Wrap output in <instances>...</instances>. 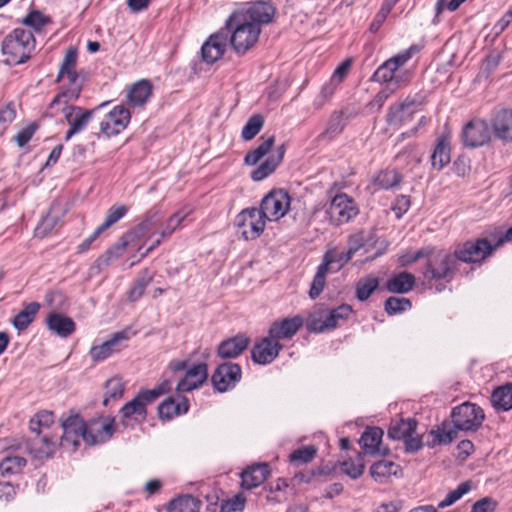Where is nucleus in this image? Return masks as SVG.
Segmentation results:
<instances>
[{"mask_svg":"<svg viewBox=\"0 0 512 512\" xmlns=\"http://www.w3.org/2000/svg\"><path fill=\"white\" fill-rule=\"evenodd\" d=\"M317 449L313 445L304 446L299 449L294 450L290 456L289 460L293 465L299 466L302 464H306L311 462L316 456Z\"/></svg>","mask_w":512,"mask_h":512,"instance_id":"obj_53","label":"nucleus"},{"mask_svg":"<svg viewBox=\"0 0 512 512\" xmlns=\"http://www.w3.org/2000/svg\"><path fill=\"white\" fill-rule=\"evenodd\" d=\"M2 52L6 56V62L10 65H18L26 62L29 58L27 48L20 45L16 40L7 36L2 43Z\"/></svg>","mask_w":512,"mask_h":512,"instance_id":"obj_30","label":"nucleus"},{"mask_svg":"<svg viewBox=\"0 0 512 512\" xmlns=\"http://www.w3.org/2000/svg\"><path fill=\"white\" fill-rule=\"evenodd\" d=\"M379 280L377 277L368 276L358 281L356 286V296L360 301L367 300L377 289Z\"/></svg>","mask_w":512,"mask_h":512,"instance_id":"obj_52","label":"nucleus"},{"mask_svg":"<svg viewBox=\"0 0 512 512\" xmlns=\"http://www.w3.org/2000/svg\"><path fill=\"white\" fill-rule=\"evenodd\" d=\"M303 325V319L300 316L285 318L281 321L272 323L269 334L277 342L281 339H290Z\"/></svg>","mask_w":512,"mask_h":512,"instance_id":"obj_24","label":"nucleus"},{"mask_svg":"<svg viewBox=\"0 0 512 512\" xmlns=\"http://www.w3.org/2000/svg\"><path fill=\"white\" fill-rule=\"evenodd\" d=\"M152 86L148 80L136 82L128 92V100L133 106L143 105L151 96Z\"/></svg>","mask_w":512,"mask_h":512,"instance_id":"obj_38","label":"nucleus"},{"mask_svg":"<svg viewBox=\"0 0 512 512\" xmlns=\"http://www.w3.org/2000/svg\"><path fill=\"white\" fill-rule=\"evenodd\" d=\"M128 209L125 205H113L106 213L105 221L100 225V230H106L127 213Z\"/></svg>","mask_w":512,"mask_h":512,"instance_id":"obj_59","label":"nucleus"},{"mask_svg":"<svg viewBox=\"0 0 512 512\" xmlns=\"http://www.w3.org/2000/svg\"><path fill=\"white\" fill-rule=\"evenodd\" d=\"M151 281L152 276L148 274L139 278L128 292L129 300L132 302L137 301L144 294L145 289Z\"/></svg>","mask_w":512,"mask_h":512,"instance_id":"obj_64","label":"nucleus"},{"mask_svg":"<svg viewBox=\"0 0 512 512\" xmlns=\"http://www.w3.org/2000/svg\"><path fill=\"white\" fill-rule=\"evenodd\" d=\"M208 377V369L205 363H200L187 370L184 378L177 384L178 392H188L197 389Z\"/></svg>","mask_w":512,"mask_h":512,"instance_id":"obj_27","label":"nucleus"},{"mask_svg":"<svg viewBox=\"0 0 512 512\" xmlns=\"http://www.w3.org/2000/svg\"><path fill=\"white\" fill-rule=\"evenodd\" d=\"M241 379V368L236 363L226 362L218 366L212 375V382L219 392L233 388Z\"/></svg>","mask_w":512,"mask_h":512,"instance_id":"obj_16","label":"nucleus"},{"mask_svg":"<svg viewBox=\"0 0 512 512\" xmlns=\"http://www.w3.org/2000/svg\"><path fill=\"white\" fill-rule=\"evenodd\" d=\"M418 52L419 48L416 45H412L408 49L399 52L380 65L373 77L377 81L388 84L398 73L401 67H403L412 58V56Z\"/></svg>","mask_w":512,"mask_h":512,"instance_id":"obj_11","label":"nucleus"},{"mask_svg":"<svg viewBox=\"0 0 512 512\" xmlns=\"http://www.w3.org/2000/svg\"><path fill=\"white\" fill-rule=\"evenodd\" d=\"M40 305L37 302H30L13 319V326L18 331L25 330L34 320L39 311Z\"/></svg>","mask_w":512,"mask_h":512,"instance_id":"obj_43","label":"nucleus"},{"mask_svg":"<svg viewBox=\"0 0 512 512\" xmlns=\"http://www.w3.org/2000/svg\"><path fill=\"white\" fill-rule=\"evenodd\" d=\"M169 390L168 382H163L159 387L154 388L152 390L141 391L137 394V397L141 402H143V406L146 408L147 404L155 401L160 395L164 394Z\"/></svg>","mask_w":512,"mask_h":512,"instance_id":"obj_62","label":"nucleus"},{"mask_svg":"<svg viewBox=\"0 0 512 512\" xmlns=\"http://www.w3.org/2000/svg\"><path fill=\"white\" fill-rule=\"evenodd\" d=\"M264 117L261 114L251 116L242 129V138L245 141L252 140L263 128Z\"/></svg>","mask_w":512,"mask_h":512,"instance_id":"obj_54","label":"nucleus"},{"mask_svg":"<svg viewBox=\"0 0 512 512\" xmlns=\"http://www.w3.org/2000/svg\"><path fill=\"white\" fill-rule=\"evenodd\" d=\"M160 216L157 212L147 213L144 218L121 236V241L127 247L140 244V251L145 243L157 232Z\"/></svg>","mask_w":512,"mask_h":512,"instance_id":"obj_3","label":"nucleus"},{"mask_svg":"<svg viewBox=\"0 0 512 512\" xmlns=\"http://www.w3.org/2000/svg\"><path fill=\"white\" fill-rule=\"evenodd\" d=\"M290 208V196L284 189H275L267 194L260 207V213L266 220L276 221L284 217Z\"/></svg>","mask_w":512,"mask_h":512,"instance_id":"obj_9","label":"nucleus"},{"mask_svg":"<svg viewBox=\"0 0 512 512\" xmlns=\"http://www.w3.org/2000/svg\"><path fill=\"white\" fill-rule=\"evenodd\" d=\"M61 112L64 114V118L69 124L70 128L65 134V140L68 141L72 136L82 132L92 119V117L99 111V109L106 105L103 103L98 107L87 110L79 106H73L63 104Z\"/></svg>","mask_w":512,"mask_h":512,"instance_id":"obj_7","label":"nucleus"},{"mask_svg":"<svg viewBox=\"0 0 512 512\" xmlns=\"http://www.w3.org/2000/svg\"><path fill=\"white\" fill-rule=\"evenodd\" d=\"M491 402L494 408L502 411H509L512 409V384L495 389L491 396Z\"/></svg>","mask_w":512,"mask_h":512,"instance_id":"obj_41","label":"nucleus"},{"mask_svg":"<svg viewBox=\"0 0 512 512\" xmlns=\"http://www.w3.org/2000/svg\"><path fill=\"white\" fill-rule=\"evenodd\" d=\"M327 307L323 304L316 305L306 320V327L309 331L322 333L333 329L329 325Z\"/></svg>","mask_w":512,"mask_h":512,"instance_id":"obj_34","label":"nucleus"},{"mask_svg":"<svg viewBox=\"0 0 512 512\" xmlns=\"http://www.w3.org/2000/svg\"><path fill=\"white\" fill-rule=\"evenodd\" d=\"M192 213L191 207H183L182 209L175 212L171 215L167 221L165 226L159 231V238H157L151 246H149L145 252L141 253L140 259L146 257L150 252H152L156 247H158L164 238H167L172 235V233L177 229V227Z\"/></svg>","mask_w":512,"mask_h":512,"instance_id":"obj_21","label":"nucleus"},{"mask_svg":"<svg viewBox=\"0 0 512 512\" xmlns=\"http://www.w3.org/2000/svg\"><path fill=\"white\" fill-rule=\"evenodd\" d=\"M457 262L456 255L445 251H438L429 255L424 277L427 280H449L455 270Z\"/></svg>","mask_w":512,"mask_h":512,"instance_id":"obj_4","label":"nucleus"},{"mask_svg":"<svg viewBox=\"0 0 512 512\" xmlns=\"http://www.w3.org/2000/svg\"><path fill=\"white\" fill-rule=\"evenodd\" d=\"M415 277L408 272H401L386 282V289L391 293L404 294L412 290Z\"/></svg>","mask_w":512,"mask_h":512,"instance_id":"obj_36","label":"nucleus"},{"mask_svg":"<svg viewBox=\"0 0 512 512\" xmlns=\"http://www.w3.org/2000/svg\"><path fill=\"white\" fill-rule=\"evenodd\" d=\"M492 132L489 124L485 120H471L463 128V143L465 146L471 148L483 146L490 141Z\"/></svg>","mask_w":512,"mask_h":512,"instance_id":"obj_15","label":"nucleus"},{"mask_svg":"<svg viewBox=\"0 0 512 512\" xmlns=\"http://www.w3.org/2000/svg\"><path fill=\"white\" fill-rule=\"evenodd\" d=\"M55 441L49 434H35L26 445L29 453L36 459H44L50 457L55 451Z\"/></svg>","mask_w":512,"mask_h":512,"instance_id":"obj_28","label":"nucleus"},{"mask_svg":"<svg viewBox=\"0 0 512 512\" xmlns=\"http://www.w3.org/2000/svg\"><path fill=\"white\" fill-rule=\"evenodd\" d=\"M130 112L124 106H117L100 122V132L107 137L117 135L124 130L130 121Z\"/></svg>","mask_w":512,"mask_h":512,"instance_id":"obj_18","label":"nucleus"},{"mask_svg":"<svg viewBox=\"0 0 512 512\" xmlns=\"http://www.w3.org/2000/svg\"><path fill=\"white\" fill-rule=\"evenodd\" d=\"M402 181V175L395 169H386L375 177L374 183L383 189L398 186Z\"/></svg>","mask_w":512,"mask_h":512,"instance_id":"obj_47","label":"nucleus"},{"mask_svg":"<svg viewBox=\"0 0 512 512\" xmlns=\"http://www.w3.org/2000/svg\"><path fill=\"white\" fill-rule=\"evenodd\" d=\"M285 153V146L278 147L276 154H271L267 159L257 167L251 174L254 181H261L272 174L278 165L282 162Z\"/></svg>","mask_w":512,"mask_h":512,"instance_id":"obj_33","label":"nucleus"},{"mask_svg":"<svg viewBox=\"0 0 512 512\" xmlns=\"http://www.w3.org/2000/svg\"><path fill=\"white\" fill-rule=\"evenodd\" d=\"M400 471L399 465L389 460H380L370 468V474L377 482L383 483L391 476H396Z\"/></svg>","mask_w":512,"mask_h":512,"instance_id":"obj_37","label":"nucleus"},{"mask_svg":"<svg viewBox=\"0 0 512 512\" xmlns=\"http://www.w3.org/2000/svg\"><path fill=\"white\" fill-rule=\"evenodd\" d=\"M269 475L267 464H255L241 473L242 487L248 490L256 488L265 482Z\"/></svg>","mask_w":512,"mask_h":512,"instance_id":"obj_29","label":"nucleus"},{"mask_svg":"<svg viewBox=\"0 0 512 512\" xmlns=\"http://www.w3.org/2000/svg\"><path fill=\"white\" fill-rule=\"evenodd\" d=\"M26 465V459L20 456H7L0 462V473L10 476L21 472Z\"/></svg>","mask_w":512,"mask_h":512,"instance_id":"obj_48","label":"nucleus"},{"mask_svg":"<svg viewBox=\"0 0 512 512\" xmlns=\"http://www.w3.org/2000/svg\"><path fill=\"white\" fill-rule=\"evenodd\" d=\"M384 308L387 314L395 315L410 309L411 302L408 298L389 297Z\"/></svg>","mask_w":512,"mask_h":512,"instance_id":"obj_58","label":"nucleus"},{"mask_svg":"<svg viewBox=\"0 0 512 512\" xmlns=\"http://www.w3.org/2000/svg\"><path fill=\"white\" fill-rule=\"evenodd\" d=\"M282 348V344L269 335L253 347L252 359L258 364H269L278 356Z\"/></svg>","mask_w":512,"mask_h":512,"instance_id":"obj_22","label":"nucleus"},{"mask_svg":"<svg viewBox=\"0 0 512 512\" xmlns=\"http://www.w3.org/2000/svg\"><path fill=\"white\" fill-rule=\"evenodd\" d=\"M383 437V430L379 427L368 428L361 436L359 444L363 449V452L367 455L386 456L389 454L387 447H381V441Z\"/></svg>","mask_w":512,"mask_h":512,"instance_id":"obj_23","label":"nucleus"},{"mask_svg":"<svg viewBox=\"0 0 512 512\" xmlns=\"http://www.w3.org/2000/svg\"><path fill=\"white\" fill-rule=\"evenodd\" d=\"M63 435L61 437V446L69 451H75L80 444V439L84 441L85 422L78 415H70L61 421Z\"/></svg>","mask_w":512,"mask_h":512,"instance_id":"obj_13","label":"nucleus"},{"mask_svg":"<svg viewBox=\"0 0 512 512\" xmlns=\"http://www.w3.org/2000/svg\"><path fill=\"white\" fill-rule=\"evenodd\" d=\"M328 263L329 261H327V263H321V265L317 269V272L314 276L313 282L309 290V296L312 299L317 298L325 287L326 276L328 272H330L328 270Z\"/></svg>","mask_w":512,"mask_h":512,"instance_id":"obj_51","label":"nucleus"},{"mask_svg":"<svg viewBox=\"0 0 512 512\" xmlns=\"http://www.w3.org/2000/svg\"><path fill=\"white\" fill-rule=\"evenodd\" d=\"M16 117L15 106L12 102L0 108V136H2Z\"/></svg>","mask_w":512,"mask_h":512,"instance_id":"obj_61","label":"nucleus"},{"mask_svg":"<svg viewBox=\"0 0 512 512\" xmlns=\"http://www.w3.org/2000/svg\"><path fill=\"white\" fill-rule=\"evenodd\" d=\"M46 322L49 330L63 338L70 336L75 331L74 321L70 317L57 312L50 313Z\"/></svg>","mask_w":512,"mask_h":512,"instance_id":"obj_32","label":"nucleus"},{"mask_svg":"<svg viewBox=\"0 0 512 512\" xmlns=\"http://www.w3.org/2000/svg\"><path fill=\"white\" fill-rule=\"evenodd\" d=\"M494 135L505 142H512V108L498 111L491 120Z\"/></svg>","mask_w":512,"mask_h":512,"instance_id":"obj_26","label":"nucleus"},{"mask_svg":"<svg viewBox=\"0 0 512 512\" xmlns=\"http://www.w3.org/2000/svg\"><path fill=\"white\" fill-rule=\"evenodd\" d=\"M422 103L423 99L416 95L414 97L408 96L402 103L391 106L387 114L388 124L393 126L402 124L413 113L410 108Z\"/></svg>","mask_w":512,"mask_h":512,"instance_id":"obj_25","label":"nucleus"},{"mask_svg":"<svg viewBox=\"0 0 512 512\" xmlns=\"http://www.w3.org/2000/svg\"><path fill=\"white\" fill-rule=\"evenodd\" d=\"M225 28L232 48L239 55L245 54L254 47L261 33L257 24L247 22L245 18L234 13L227 19Z\"/></svg>","mask_w":512,"mask_h":512,"instance_id":"obj_2","label":"nucleus"},{"mask_svg":"<svg viewBox=\"0 0 512 512\" xmlns=\"http://www.w3.org/2000/svg\"><path fill=\"white\" fill-rule=\"evenodd\" d=\"M50 22V19L44 16L40 11L33 10L27 14L23 19L22 23L26 26L32 27L36 31H39L44 25Z\"/></svg>","mask_w":512,"mask_h":512,"instance_id":"obj_63","label":"nucleus"},{"mask_svg":"<svg viewBox=\"0 0 512 512\" xmlns=\"http://www.w3.org/2000/svg\"><path fill=\"white\" fill-rule=\"evenodd\" d=\"M115 432L114 419L98 417L85 423L84 442L88 445H97L108 441Z\"/></svg>","mask_w":512,"mask_h":512,"instance_id":"obj_12","label":"nucleus"},{"mask_svg":"<svg viewBox=\"0 0 512 512\" xmlns=\"http://www.w3.org/2000/svg\"><path fill=\"white\" fill-rule=\"evenodd\" d=\"M450 162V147L448 137H441L435 150L431 156V163L433 168L440 171L445 165Z\"/></svg>","mask_w":512,"mask_h":512,"instance_id":"obj_39","label":"nucleus"},{"mask_svg":"<svg viewBox=\"0 0 512 512\" xmlns=\"http://www.w3.org/2000/svg\"><path fill=\"white\" fill-rule=\"evenodd\" d=\"M417 421L414 419H401L392 423L388 429V436L393 440H403L405 449L409 453L418 451L422 445V439L416 432Z\"/></svg>","mask_w":512,"mask_h":512,"instance_id":"obj_6","label":"nucleus"},{"mask_svg":"<svg viewBox=\"0 0 512 512\" xmlns=\"http://www.w3.org/2000/svg\"><path fill=\"white\" fill-rule=\"evenodd\" d=\"M126 249V246L124 243L119 239V242L113 245L111 248H109L104 254H102L97 260H96V266L99 269H103L105 267H108L113 261L121 257V255L124 253Z\"/></svg>","mask_w":512,"mask_h":512,"instance_id":"obj_50","label":"nucleus"},{"mask_svg":"<svg viewBox=\"0 0 512 512\" xmlns=\"http://www.w3.org/2000/svg\"><path fill=\"white\" fill-rule=\"evenodd\" d=\"M456 431L455 428L451 429L449 431L444 430H431L430 436L432 437L431 441L427 442V445L429 447H434L437 444H449L451 443L455 437H456Z\"/></svg>","mask_w":512,"mask_h":512,"instance_id":"obj_60","label":"nucleus"},{"mask_svg":"<svg viewBox=\"0 0 512 512\" xmlns=\"http://www.w3.org/2000/svg\"><path fill=\"white\" fill-rule=\"evenodd\" d=\"M327 313L329 315V325L333 329L340 323V321L346 320L352 313V307L348 304H342L334 309L327 307Z\"/></svg>","mask_w":512,"mask_h":512,"instance_id":"obj_57","label":"nucleus"},{"mask_svg":"<svg viewBox=\"0 0 512 512\" xmlns=\"http://www.w3.org/2000/svg\"><path fill=\"white\" fill-rule=\"evenodd\" d=\"M471 490V484L469 481L462 482L458 487L450 491L446 497L438 503L439 509H444L456 503L460 500L465 494H467Z\"/></svg>","mask_w":512,"mask_h":512,"instance_id":"obj_55","label":"nucleus"},{"mask_svg":"<svg viewBox=\"0 0 512 512\" xmlns=\"http://www.w3.org/2000/svg\"><path fill=\"white\" fill-rule=\"evenodd\" d=\"M497 246L494 240L487 238L477 239L476 241H468L461 248L456 250L457 260L463 262H479L490 255Z\"/></svg>","mask_w":512,"mask_h":512,"instance_id":"obj_14","label":"nucleus"},{"mask_svg":"<svg viewBox=\"0 0 512 512\" xmlns=\"http://www.w3.org/2000/svg\"><path fill=\"white\" fill-rule=\"evenodd\" d=\"M189 404L186 398L175 402L172 398H167L158 407V413L162 419H172L175 416L184 414L188 411Z\"/></svg>","mask_w":512,"mask_h":512,"instance_id":"obj_35","label":"nucleus"},{"mask_svg":"<svg viewBox=\"0 0 512 512\" xmlns=\"http://www.w3.org/2000/svg\"><path fill=\"white\" fill-rule=\"evenodd\" d=\"M54 423V415L50 411H41L30 419L29 429L32 433L43 435Z\"/></svg>","mask_w":512,"mask_h":512,"instance_id":"obj_44","label":"nucleus"},{"mask_svg":"<svg viewBox=\"0 0 512 512\" xmlns=\"http://www.w3.org/2000/svg\"><path fill=\"white\" fill-rule=\"evenodd\" d=\"M266 219L259 209L247 208L235 218V225L245 240L258 238L264 231Z\"/></svg>","mask_w":512,"mask_h":512,"instance_id":"obj_8","label":"nucleus"},{"mask_svg":"<svg viewBox=\"0 0 512 512\" xmlns=\"http://www.w3.org/2000/svg\"><path fill=\"white\" fill-rule=\"evenodd\" d=\"M455 430L476 431L484 421V412L476 404L465 402L453 408L451 412Z\"/></svg>","mask_w":512,"mask_h":512,"instance_id":"obj_5","label":"nucleus"},{"mask_svg":"<svg viewBox=\"0 0 512 512\" xmlns=\"http://www.w3.org/2000/svg\"><path fill=\"white\" fill-rule=\"evenodd\" d=\"M249 345V339L244 335L229 338L218 347V356L223 359L238 357Z\"/></svg>","mask_w":512,"mask_h":512,"instance_id":"obj_31","label":"nucleus"},{"mask_svg":"<svg viewBox=\"0 0 512 512\" xmlns=\"http://www.w3.org/2000/svg\"><path fill=\"white\" fill-rule=\"evenodd\" d=\"M201 502L191 496L183 495L171 500L167 506V512H199Z\"/></svg>","mask_w":512,"mask_h":512,"instance_id":"obj_40","label":"nucleus"},{"mask_svg":"<svg viewBox=\"0 0 512 512\" xmlns=\"http://www.w3.org/2000/svg\"><path fill=\"white\" fill-rule=\"evenodd\" d=\"M124 385L119 378H111L105 385V398L103 404L108 405L110 399H120L123 395Z\"/></svg>","mask_w":512,"mask_h":512,"instance_id":"obj_56","label":"nucleus"},{"mask_svg":"<svg viewBox=\"0 0 512 512\" xmlns=\"http://www.w3.org/2000/svg\"><path fill=\"white\" fill-rule=\"evenodd\" d=\"M275 8L268 2L257 1L251 4L247 9L235 11L234 14L245 18L247 22L261 26L272 21L275 15Z\"/></svg>","mask_w":512,"mask_h":512,"instance_id":"obj_17","label":"nucleus"},{"mask_svg":"<svg viewBox=\"0 0 512 512\" xmlns=\"http://www.w3.org/2000/svg\"><path fill=\"white\" fill-rule=\"evenodd\" d=\"M146 413V408L143 406V402H141L137 396L126 403L120 410V416L124 424L125 420L130 419L143 421L146 417Z\"/></svg>","mask_w":512,"mask_h":512,"instance_id":"obj_42","label":"nucleus"},{"mask_svg":"<svg viewBox=\"0 0 512 512\" xmlns=\"http://www.w3.org/2000/svg\"><path fill=\"white\" fill-rule=\"evenodd\" d=\"M275 144V137L270 136L264 140L257 148L248 152L244 158L246 165H256L268 152L272 149Z\"/></svg>","mask_w":512,"mask_h":512,"instance_id":"obj_46","label":"nucleus"},{"mask_svg":"<svg viewBox=\"0 0 512 512\" xmlns=\"http://www.w3.org/2000/svg\"><path fill=\"white\" fill-rule=\"evenodd\" d=\"M77 51L74 48H69L60 65L56 82L67 79L68 84L61 88L59 94L50 103V108H54L59 104H68L76 101L82 91V80L76 72Z\"/></svg>","mask_w":512,"mask_h":512,"instance_id":"obj_1","label":"nucleus"},{"mask_svg":"<svg viewBox=\"0 0 512 512\" xmlns=\"http://www.w3.org/2000/svg\"><path fill=\"white\" fill-rule=\"evenodd\" d=\"M352 255L348 251L337 252L335 249L328 250L324 257L322 263H328V270L330 272L339 271L350 259Z\"/></svg>","mask_w":512,"mask_h":512,"instance_id":"obj_45","label":"nucleus"},{"mask_svg":"<svg viewBox=\"0 0 512 512\" xmlns=\"http://www.w3.org/2000/svg\"><path fill=\"white\" fill-rule=\"evenodd\" d=\"M228 34L223 31L215 33L203 44L202 58L206 63H214L220 59L228 45Z\"/></svg>","mask_w":512,"mask_h":512,"instance_id":"obj_20","label":"nucleus"},{"mask_svg":"<svg viewBox=\"0 0 512 512\" xmlns=\"http://www.w3.org/2000/svg\"><path fill=\"white\" fill-rule=\"evenodd\" d=\"M345 125L346 121L344 119L343 113L335 111L332 113L327 128L320 135V137L332 139L343 131Z\"/></svg>","mask_w":512,"mask_h":512,"instance_id":"obj_49","label":"nucleus"},{"mask_svg":"<svg viewBox=\"0 0 512 512\" xmlns=\"http://www.w3.org/2000/svg\"><path fill=\"white\" fill-rule=\"evenodd\" d=\"M358 213L359 210L356 203L345 193L334 195L326 209V214L335 225L349 222L352 218L356 217Z\"/></svg>","mask_w":512,"mask_h":512,"instance_id":"obj_10","label":"nucleus"},{"mask_svg":"<svg viewBox=\"0 0 512 512\" xmlns=\"http://www.w3.org/2000/svg\"><path fill=\"white\" fill-rule=\"evenodd\" d=\"M129 339V329L116 332L100 345L92 346L89 355L94 362L103 361L115 352L120 351L121 344Z\"/></svg>","mask_w":512,"mask_h":512,"instance_id":"obj_19","label":"nucleus"}]
</instances>
